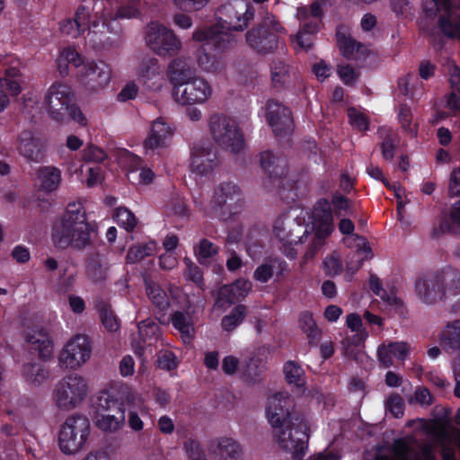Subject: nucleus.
<instances>
[{
  "label": "nucleus",
  "instance_id": "6",
  "mask_svg": "<svg viewBox=\"0 0 460 460\" xmlns=\"http://www.w3.org/2000/svg\"><path fill=\"white\" fill-rule=\"evenodd\" d=\"M90 429V420L85 415L75 413L68 416L58 432V443L60 451L65 455L78 452L87 441Z\"/></svg>",
  "mask_w": 460,
  "mask_h": 460
},
{
  "label": "nucleus",
  "instance_id": "51",
  "mask_svg": "<svg viewBox=\"0 0 460 460\" xmlns=\"http://www.w3.org/2000/svg\"><path fill=\"white\" fill-rule=\"evenodd\" d=\"M323 266L325 275L329 277L340 275L343 270L342 262L336 254L326 256L323 261Z\"/></svg>",
  "mask_w": 460,
  "mask_h": 460
},
{
  "label": "nucleus",
  "instance_id": "58",
  "mask_svg": "<svg viewBox=\"0 0 460 460\" xmlns=\"http://www.w3.org/2000/svg\"><path fill=\"white\" fill-rule=\"evenodd\" d=\"M158 367L161 369L171 371L178 367L176 357L172 351H165L158 358Z\"/></svg>",
  "mask_w": 460,
  "mask_h": 460
},
{
  "label": "nucleus",
  "instance_id": "18",
  "mask_svg": "<svg viewBox=\"0 0 460 460\" xmlns=\"http://www.w3.org/2000/svg\"><path fill=\"white\" fill-rule=\"evenodd\" d=\"M17 151L27 161L41 163L45 157V146L30 130H23L17 137Z\"/></svg>",
  "mask_w": 460,
  "mask_h": 460
},
{
  "label": "nucleus",
  "instance_id": "46",
  "mask_svg": "<svg viewBox=\"0 0 460 460\" xmlns=\"http://www.w3.org/2000/svg\"><path fill=\"white\" fill-rule=\"evenodd\" d=\"M194 250L197 259L200 264L207 263L209 259L216 256L219 252L218 246L207 238L201 239L198 247Z\"/></svg>",
  "mask_w": 460,
  "mask_h": 460
},
{
  "label": "nucleus",
  "instance_id": "10",
  "mask_svg": "<svg viewBox=\"0 0 460 460\" xmlns=\"http://www.w3.org/2000/svg\"><path fill=\"white\" fill-rule=\"evenodd\" d=\"M146 46L160 57H172L181 49V41L172 30L158 22H150L146 28Z\"/></svg>",
  "mask_w": 460,
  "mask_h": 460
},
{
  "label": "nucleus",
  "instance_id": "30",
  "mask_svg": "<svg viewBox=\"0 0 460 460\" xmlns=\"http://www.w3.org/2000/svg\"><path fill=\"white\" fill-rule=\"evenodd\" d=\"M267 238V231L260 230L257 227L249 230L245 238V244L246 252L252 260H256L262 255Z\"/></svg>",
  "mask_w": 460,
  "mask_h": 460
},
{
  "label": "nucleus",
  "instance_id": "61",
  "mask_svg": "<svg viewBox=\"0 0 460 460\" xmlns=\"http://www.w3.org/2000/svg\"><path fill=\"white\" fill-rule=\"evenodd\" d=\"M137 85L134 82H129L120 90L117 99L119 102H127L129 100H133L137 97Z\"/></svg>",
  "mask_w": 460,
  "mask_h": 460
},
{
  "label": "nucleus",
  "instance_id": "34",
  "mask_svg": "<svg viewBox=\"0 0 460 460\" xmlns=\"http://www.w3.org/2000/svg\"><path fill=\"white\" fill-rule=\"evenodd\" d=\"M383 140L380 144L383 159L391 162L395 155V150L400 145L401 138L395 131L391 128H381L378 130Z\"/></svg>",
  "mask_w": 460,
  "mask_h": 460
},
{
  "label": "nucleus",
  "instance_id": "60",
  "mask_svg": "<svg viewBox=\"0 0 460 460\" xmlns=\"http://www.w3.org/2000/svg\"><path fill=\"white\" fill-rule=\"evenodd\" d=\"M60 31L62 33L69 35L73 38H77L78 36L84 34V31L80 27L77 26L74 18H69L63 21L60 24Z\"/></svg>",
  "mask_w": 460,
  "mask_h": 460
},
{
  "label": "nucleus",
  "instance_id": "49",
  "mask_svg": "<svg viewBox=\"0 0 460 460\" xmlns=\"http://www.w3.org/2000/svg\"><path fill=\"white\" fill-rule=\"evenodd\" d=\"M183 261L186 265L185 278L197 286L202 287L204 285L202 270L189 258H184Z\"/></svg>",
  "mask_w": 460,
  "mask_h": 460
},
{
  "label": "nucleus",
  "instance_id": "56",
  "mask_svg": "<svg viewBox=\"0 0 460 460\" xmlns=\"http://www.w3.org/2000/svg\"><path fill=\"white\" fill-rule=\"evenodd\" d=\"M141 13L134 4L119 5L112 15V20L132 19L140 16Z\"/></svg>",
  "mask_w": 460,
  "mask_h": 460
},
{
  "label": "nucleus",
  "instance_id": "54",
  "mask_svg": "<svg viewBox=\"0 0 460 460\" xmlns=\"http://www.w3.org/2000/svg\"><path fill=\"white\" fill-rule=\"evenodd\" d=\"M83 159L85 162L89 163H102L106 158L105 152L93 145H88L84 150H83Z\"/></svg>",
  "mask_w": 460,
  "mask_h": 460
},
{
  "label": "nucleus",
  "instance_id": "14",
  "mask_svg": "<svg viewBox=\"0 0 460 460\" xmlns=\"http://www.w3.org/2000/svg\"><path fill=\"white\" fill-rule=\"evenodd\" d=\"M210 84L203 78L192 79L176 85L172 89L174 100L182 105L204 103L211 95Z\"/></svg>",
  "mask_w": 460,
  "mask_h": 460
},
{
  "label": "nucleus",
  "instance_id": "16",
  "mask_svg": "<svg viewBox=\"0 0 460 460\" xmlns=\"http://www.w3.org/2000/svg\"><path fill=\"white\" fill-rule=\"evenodd\" d=\"M265 117L276 137H283L293 131L292 112L288 107L281 102L275 100L268 101Z\"/></svg>",
  "mask_w": 460,
  "mask_h": 460
},
{
  "label": "nucleus",
  "instance_id": "21",
  "mask_svg": "<svg viewBox=\"0 0 460 460\" xmlns=\"http://www.w3.org/2000/svg\"><path fill=\"white\" fill-rule=\"evenodd\" d=\"M172 128L162 118L156 119L151 126L150 132L144 141L146 153H154L155 150L167 146L172 137Z\"/></svg>",
  "mask_w": 460,
  "mask_h": 460
},
{
  "label": "nucleus",
  "instance_id": "29",
  "mask_svg": "<svg viewBox=\"0 0 460 460\" xmlns=\"http://www.w3.org/2000/svg\"><path fill=\"white\" fill-rule=\"evenodd\" d=\"M146 294L154 305L155 314L164 316L171 305L167 293L159 285L150 283L146 285Z\"/></svg>",
  "mask_w": 460,
  "mask_h": 460
},
{
  "label": "nucleus",
  "instance_id": "15",
  "mask_svg": "<svg viewBox=\"0 0 460 460\" xmlns=\"http://www.w3.org/2000/svg\"><path fill=\"white\" fill-rule=\"evenodd\" d=\"M92 346L86 335H76L70 340L59 355V363L66 368H76L89 359Z\"/></svg>",
  "mask_w": 460,
  "mask_h": 460
},
{
  "label": "nucleus",
  "instance_id": "33",
  "mask_svg": "<svg viewBox=\"0 0 460 460\" xmlns=\"http://www.w3.org/2000/svg\"><path fill=\"white\" fill-rule=\"evenodd\" d=\"M26 341L31 345V349L37 350L39 357L48 359L52 353L53 342L47 332L43 331L35 332L26 337Z\"/></svg>",
  "mask_w": 460,
  "mask_h": 460
},
{
  "label": "nucleus",
  "instance_id": "1",
  "mask_svg": "<svg viewBox=\"0 0 460 460\" xmlns=\"http://www.w3.org/2000/svg\"><path fill=\"white\" fill-rule=\"evenodd\" d=\"M96 231L94 223L89 222L83 203L69 202L65 211L53 222L51 238L54 245L65 250L71 247L82 251L92 243V235Z\"/></svg>",
  "mask_w": 460,
  "mask_h": 460
},
{
  "label": "nucleus",
  "instance_id": "24",
  "mask_svg": "<svg viewBox=\"0 0 460 460\" xmlns=\"http://www.w3.org/2000/svg\"><path fill=\"white\" fill-rule=\"evenodd\" d=\"M172 327L177 330L185 344H190L194 339L195 327L192 316L181 311H174L170 317Z\"/></svg>",
  "mask_w": 460,
  "mask_h": 460
},
{
  "label": "nucleus",
  "instance_id": "26",
  "mask_svg": "<svg viewBox=\"0 0 460 460\" xmlns=\"http://www.w3.org/2000/svg\"><path fill=\"white\" fill-rule=\"evenodd\" d=\"M439 343L447 352L460 355V319L450 322L439 335Z\"/></svg>",
  "mask_w": 460,
  "mask_h": 460
},
{
  "label": "nucleus",
  "instance_id": "13",
  "mask_svg": "<svg viewBox=\"0 0 460 460\" xmlns=\"http://www.w3.org/2000/svg\"><path fill=\"white\" fill-rule=\"evenodd\" d=\"M282 30L284 28L279 22L273 23L270 28L266 22H263L247 31L246 43L259 54L272 53L278 49L279 42L277 32Z\"/></svg>",
  "mask_w": 460,
  "mask_h": 460
},
{
  "label": "nucleus",
  "instance_id": "7",
  "mask_svg": "<svg viewBox=\"0 0 460 460\" xmlns=\"http://www.w3.org/2000/svg\"><path fill=\"white\" fill-rule=\"evenodd\" d=\"M243 205L240 188L231 181H224L214 190L208 214L211 217L227 221L241 211Z\"/></svg>",
  "mask_w": 460,
  "mask_h": 460
},
{
  "label": "nucleus",
  "instance_id": "59",
  "mask_svg": "<svg viewBox=\"0 0 460 460\" xmlns=\"http://www.w3.org/2000/svg\"><path fill=\"white\" fill-rule=\"evenodd\" d=\"M338 74L341 81L346 85H353L358 79V75L355 69L350 65L340 66L338 69Z\"/></svg>",
  "mask_w": 460,
  "mask_h": 460
},
{
  "label": "nucleus",
  "instance_id": "40",
  "mask_svg": "<svg viewBox=\"0 0 460 460\" xmlns=\"http://www.w3.org/2000/svg\"><path fill=\"white\" fill-rule=\"evenodd\" d=\"M247 308L244 305H235L231 312L221 320V326L224 331L230 332L239 326L246 316Z\"/></svg>",
  "mask_w": 460,
  "mask_h": 460
},
{
  "label": "nucleus",
  "instance_id": "25",
  "mask_svg": "<svg viewBox=\"0 0 460 460\" xmlns=\"http://www.w3.org/2000/svg\"><path fill=\"white\" fill-rule=\"evenodd\" d=\"M93 406L95 414L126 410L125 402L121 396L105 390L98 394Z\"/></svg>",
  "mask_w": 460,
  "mask_h": 460
},
{
  "label": "nucleus",
  "instance_id": "52",
  "mask_svg": "<svg viewBox=\"0 0 460 460\" xmlns=\"http://www.w3.org/2000/svg\"><path fill=\"white\" fill-rule=\"evenodd\" d=\"M75 22L81 28L84 33L90 30L91 27V10L84 4H80L75 13Z\"/></svg>",
  "mask_w": 460,
  "mask_h": 460
},
{
  "label": "nucleus",
  "instance_id": "17",
  "mask_svg": "<svg viewBox=\"0 0 460 460\" xmlns=\"http://www.w3.org/2000/svg\"><path fill=\"white\" fill-rule=\"evenodd\" d=\"M80 82L88 89L97 91L109 84L111 79V68L102 60H92L84 64L79 72Z\"/></svg>",
  "mask_w": 460,
  "mask_h": 460
},
{
  "label": "nucleus",
  "instance_id": "28",
  "mask_svg": "<svg viewBox=\"0 0 460 460\" xmlns=\"http://www.w3.org/2000/svg\"><path fill=\"white\" fill-rule=\"evenodd\" d=\"M125 411L126 410L95 414L94 423L103 432H116L122 429L125 424Z\"/></svg>",
  "mask_w": 460,
  "mask_h": 460
},
{
  "label": "nucleus",
  "instance_id": "41",
  "mask_svg": "<svg viewBox=\"0 0 460 460\" xmlns=\"http://www.w3.org/2000/svg\"><path fill=\"white\" fill-rule=\"evenodd\" d=\"M96 309L99 312L102 323L108 332H113L119 330V319L114 314L109 303L101 301L96 305Z\"/></svg>",
  "mask_w": 460,
  "mask_h": 460
},
{
  "label": "nucleus",
  "instance_id": "22",
  "mask_svg": "<svg viewBox=\"0 0 460 460\" xmlns=\"http://www.w3.org/2000/svg\"><path fill=\"white\" fill-rule=\"evenodd\" d=\"M217 164V153L208 146L195 145L191 149L190 166L199 175H207Z\"/></svg>",
  "mask_w": 460,
  "mask_h": 460
},
{
  "label": "nucleus",
  "instance_id": "57",
  "mask_svg": "<svg viewBox=\"0 0 460 460\" xmlns=\"http://www.w3.org/2000/svg\"><path fill=\"white\" fill-rule=\"evenodd\" d=\"M60 57L62 61H66V64L75 67H79L84 64L83 57L72 47L64 48L60 52Z\"/></svg>",
  "mask_w": 460,
  "mask_h": 460
},
{
  "label": "nucleus",
  "instance_id": "9",
  "mask_svg": "<svg viewBox=\"0 0 460 460\" xmlns=\"http://www.w3.org/2000/svg\"><path fill=\"white\" fill-rule=\"evenodd\" d=\"M209 129L215 142L222 148L237 154L244 147V137L238 123L223 114H213Z\"/></svg>",
  "mask_w": 460,
  "mask_h": 460
},
{
  "label": "nucleus",
  "instance_id": "47",
  "mask_svg": "<svg viewBox=\"0 0 460 460\" xmlns=\"http://www.w3.org/2000/svg\"><path fill=\"white\" fill-rule=\"evenodd\" d=\"M183 449L190 460H208L205 449L196 438H188L183 442Z\"/></svg>",
  "mask_w": 460,
  "mask_h": 460
},
{
  "label": "nucleus",
  "instance_id": "62",
  "mask_svg": "<svg viewBox=\"0 0 460 460\" xmlns=\"http://www.w3.org/2000/svg\"><path fill=\"white\" fill-rule=\"evenodd\" d=\"M390 5L399 18L407 17L411 9L409 0H391Z\"/></svg>",
  "mask_w": 460,
  "mask_h": 460
},
{
  "label": "nucleus",
  "instance_id": "11",
  "mask_svg": "<svg viewBox=\"0 0 460 460\" xmlns=\"http://www.w3.org/2000/svg\"><path fill=\"white\" fill-rule=\"evenodd\" d=\"M86 394L85 379L76 374L67 375L57 384L54 399L59 409L70 410L81 403Z\"/></svg>",
  "mask_w": 460,
  "mask_h": 460
},
{
  "label": "nucleus",
  "instance_id": "27",
  "mask_svg": "<svg viewBox=\"0 0 460 460\" xmlns=\"http://www.w3.org/2000/svg\"><path fill=\"white\" fill-rule=\"evenodd\" d=\"M214 455L217 460H243V458L242 446L231 438H219Z\"/></svg>",
  "mask_w": 460,
  "mask_h": 460
},
{
  "label": "nucleus",
  "instance_id": "8",
  "mask_svg": "<svg viewBox=\"0 0 460 460\" xmlns=\"http://www.w3.org/2000/svg\"><path fill=\"white\" fill-rule=\"evenodd\" d=\"M254 8L246 0H230L219 6L216 12L217 23L219 31H243L253 20Z\"/></svg>",
  "mask_w": 460,
  "mask_h": 460
},
{
  "label": "nucleus",
  "instance_id": "5",
  "mask_svg": "<svg viewBox=\"0 0 460 460\" xmlns=\"http://www.w3.org/2000/svg\"><path fill=\"white\" fill-rule=\"evenodd\" d=\"M272 429L279 447L291 454L292 460H303L310 438V426L305 415L296 414L293 417V421Z\"/></svg>",
  "mask_w": 460,
  "mask_h": 460
},
{
  "label": "nucleus",
  "instance_id": "64",
  "mask_svg": "<svg viewBox=\"0 0 460 460\" xmlns=\"http://www.w3.org/2000/svg\"><path fill=\"white\" fill-rule=\"evenodd\" d=\"M449 194L451 197L460 196V167L453 170L451 173Z\"/></svg>",
  "mask_w": 460,
  "mask_h": 460
},
{
  "label": "nucleus",
  "instance_id": "31",
  "mask_svg": "<svg viewBox=\"0 0 460 460\" xmlns=\"http://www.w3.org/2000/svg\"><path fill=\"white\" fill-rule=\"evenodd\" d=\"M170 80L173 87L192 79L191 62L185 58H175L169 65Z\"/></svg>",
  "mask_w": 460,
  "mask_h": 460
},
{
  "label": "nucleus",
  "instance_id": "50",
  "mask_svg": "<svg viewBox=\"0 0 460 460\" xmlns=\"http://www.w3.org/2000/svg\"><path fill=\"white\" fill-rule=\"evenodd\" d=\"M349 123L359 131H367L369 129V119L364 113L351 107L348 110Z\"/></svg>",
  "mask_w": 460,
  "mask_h": 460
},
{
  "label": "nucleus",
  "instance_id": "36",
  "mask_svg": "<svg viewBox=\"0 0 460 460\" xmlns=\"http://www.w3.org/2000/svg\"><path fill=\"white\" fill-rule=\"evenodd\" d=\"M38 177L41 189L46 192H52L60 184L61 171L54 166H42L39 170Z\"/></svg>",
  "mask_w": 460,
  "mask_h": 460
},
{
  "label": "nucleus",
  "instance_id": "44",
  "mask_svg": "<svg viewBox=\"0 0 460 460\" xmlns=\"http://www.w3.org/2000/svg\"><path fill=\"white\" fill-rule=\"evenodd\" d=\"M438 27L447 38L460 40V17L452 19L451 13H447L439 16Z\"/></svg>",
  "mask_w": 460,
  "mask_h": 460
},
{
  "label": "nucleus",
  "instance_id": "42",
  "mask_svg": "<svg viewBox=\"0 0 460 460\" xmlns=\"http://www.w3.org/2000/svg\"><path fill=\"white\" fill-rule=\"evenodd\" d=\"M140 340L147 346H152L159 334V326L150 319L141 321L137 324Z\"/></svg>",
  "mask_w": 460,
  "mask_h": 460
},
{
  "label": "nucleus",
  "instance_id": "48",
  "mask_svg": "<svg viewBox=\"0 0 460 460\" xmlns=\"http://www.w3.org/2000/svg\"><path fill=\"white\" fill-rule=\"evenodd\" d=\"M115 220L120 227H123L128 232H132L137 222L135 215L125 207L116 209Z\"/></svg>",
  "mask_w": 460,
  "mask_h": 460
},
{
  "label": "nucleus",
  "instance_id": "38",
  "mask_svg": "<svg viewBox=\"0 0 460 460\" xmlns=\"http://www.w3.org/2000/svg\"><path fill=\"white\" fill-rule=\"evenodd\" d=\"M272 86L277 90L285 89L290 83L289 66L279 59H274L270 65Z\"/></svg>",
  "mask_w": 460,
  "mask_h": 460
},
{
  "label": "nucleus",
  "instance_id": "37",
  "mask_svg": "<svg viewBox=\"0 0 460 460\" xmlns=\"http://www.w3.org/2000/svg\"><path fill=\"white\" fill-rule=\"evenodd\" d=\"M22 375L27 382L34 385H40L48 379L49 372L40 363L29 362L22 365Z\"/></svg>",
  "mask_w": 460,
  "mask_h": 460
},
{
  "label": "nucleus",
  "instance_id": "55",
  "mask_svg": "<svg viewBox=\"0 0 460 460\" xmlns=\"http://www.w3.org/2000/svg\"><path fill=\"white\" fill-rule=\"evenodd\" d=\"M173 4L183 12H195L204 8L209 0H172Z\"/></svg>",
  "mask_w": 460,
  "mask_h": 460
},
{
  "label": "nucleus",
  "instance_id": "2",
  "mask_svg": "<svg viewBox=\"0 0 460 460\" xmlns=\"http://www.w3.org/2000/svg\"><path fill=\"white\" fill-rule=\"evenodd\" d=\"M414 292L426 305H435L447 296H456L460 294V272L447 267L422 273L415 279Z\"/></svg>",
  "mask_w": 460,
  "mask_h": 460
},
{
  "label": "nucleus",
  "instance_id": "43",
  "mask_svg": "<svg viewBox=\"0 0 460 460\" xmlns=\"http://www.w3.org/2000/svg\"><path fill=\"white\" fill-rule=\"evenodd\" d=\"M86 275L93 282H101L106 278L101 257L98 253L90 256L86 261Z\"/></svg>",
  "mask_w": 460,
  "mask_h": 460
},
{
  "label": "nucleus",
  "instance_id": "35",
  "mask_svg": "<svg viewBox=\"0 0 460 460\" xmlns=\"http://www.w3.org/2000/svg\"><path fill=\"white\" fill-rule=\"evenodd\" d=\"M336 40L341 55L347 58H352L361 48V44L348 34V28L345 25L337 27Z\"/></svg>",
  "mask_w": 460,
  "mask_h": 460
},
{
  "label": "nucleus",
  "instance_id": "20",
  "mask_svg": "<svg viewBox=\"0 0 460 460\" xmlns=\"http://www.w3.org/2000/svg\"><path fill=\"white\" fill-rule=\"evenodd\" d=\"M331 203L327 199H320L312 212V224L320 237H328L333 230Z\"/></svg>",
  "mask_w": 460,
  "mask_h": 460
},
{
  "label": "nucleus",
  "instance_id": "23",
  "mask_svg": "<svg viewBox=\"0 0 460 460\" xmlns=\"http://www.w3.org/2000/svg\"><path fill=\"white\" fill-rule=\"evenodd\" d=\"M260 164L261 169L271 179H283L288 175V166L285 157L277 156L271 151L261 153Z\"/></svg>",
  "mask_w": 460,
  "mask_h": 460
},
{
  "label": "nucleus",
  "instance_id": "45",
  "mask_svg": "<svg viewBox=\"0 0 460 460\" xmlns=\"http://www.w3.org/2000/svg\"><path fill=\"white\" fill-rule=\"evenodd\" d=\"M283 372L286 381L297 387L305 385V372L303 368L295 361L289 360L284 364Z\"/></svg>",
  "mask_w": 460,
  "mask_h": 460
},
{
  "label": "nucleus",
  "instance_id": "63",
  "mask_svg": "<svg viewBox=\"0 0 460 460\" xmlns=\"http://www.w3.org/2000/svg\"><path fill=\"white\" fill-rule=\"evenodd\" d=\"M239 359L232 355L226 356L222 360V370L227 376L234 375L239 367Z\"/></svg>",
  "mask_w": 460,
  "mask_h": 460
},
{
  "label": "nucleus",
  "instance_id": "3",
  "mask_svg": "<svg viewBox=\"0 0 460 460\" xmlns=\"http://www.w3.org/2000/svg\"><path fill=\"white\" fill-rule=\"evenodd\" d=\"M43 103L49 117L58 123L75 121L80 126L87 124L86 117L73 102V93L67 84H52L45 93Z\"/></svg>",
  "mask_w": 460,
  "mask_h": 460
},
{
  "label": "nucleus",
  "instance_id": "12",
  "mask_svg": "<svg viewBox=\"0 0 460 460\" xmlns=\"http://www.w3.org/2000/svg\"><path fill=\"white\" fill-rule=\"evenodd\" d=\"M296 414L304 413L296 410L295 399L288 393L279 392L268 398L266 417L272 429L293 421Z\"/></svg>",
  "mask_w": 460,
  "mask_h": 460
},
{
  "label": "nucleus",
  "instance_id": "39",
  "mask_svg": "<svg viewBox=\"0 0 460 460\" xmlns=\"http://www.w3.org/2000/svg\"><path fill=\"white\" fill-rule=\"evenodd\" d=\"M160 75V66L158 59L155 58H145L138 68L137 76L138 80L148 88L151 86L148 84L150 80L155 79Z\"/></svg>",
  "mask_w": 460,
  "mask_h": 460
},
{
  "label": "nucleus",
  "instance_id": "32",
  "mask_svg": "<svg viewBox=\"0 0 460 460\" xmlns=\"http://www.w3.org/2000/svg\"><path fill=\"white\" fill-rule=\"evenodd\" d=\"M298 323L303 332L306 334L309 345L316 346L322 339L323 332L317 326L313 314L309 311L302 312Z\"/></svg>",
  "mask_w": 460,
  "mask_h": 460
},
{
  "label": "nucleus",
  "instance_id": "53",
  "mask_svg": "<svg viewBox=\"0 0 460 460\" xmlns=\"http://www.w3.org/2000/svg\"><path fill=\"white\" fill-rule=\"evenodd\" d=\"M386 410L395 418H401L404 413V402L401 395L393 394L385 403Z\"/></svg>",
  "mask_w": 460,
  "mask_h": 460
},
{
  "label": "nucleus",
  "instance_id": "4",
  "mask_svg": "<svg viewBox=\"0 0 460 460\" xmlns=\"http://www.w3.org/2000/svg\"><path fill=\"white\" fill-rule=\"evenodd\" d=\"M195 41L202 42L198 49L196 57L198 66L201 70L215 73L220 68V63L210 50L222 52L226 49L233 36L227 31H219L215 26L196 30L192 34Z\"/></svg>",
  "mask_w": 460,
  "mask_h": 460
},
{
  "label": "nucleus",
  "instance_id": "19",
  "mask_svg": "<svg viewBox=\"0 0 460 460\" xmlns=\"http://www.w3.org/2000/svg\"><path fill=\"white\" fill-rule=\"evenodd\" d=\"M290 271L288 262L281 257L270 256L265 261L259 265L254 272L253 279L261 283H267L275 274L280 280Z\"/></svg>",
  "mask_w": 460,
  "mask_h": 460
}]
</instances>
